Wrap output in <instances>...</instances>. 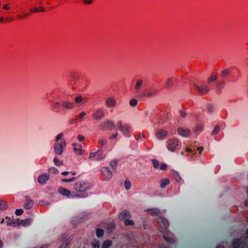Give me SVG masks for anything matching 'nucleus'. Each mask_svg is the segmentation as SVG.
Segmentation results:
<instances>
[{
  "mask_svg": "<svg viewBox=\"0 0 248 248\" xmlns=\"http://www.w3.org/2000/svg\"><path fill=\"white\" fill-rule=\"evenodd\" d=\"M157 221L159 223H161L163 224L164 227L166 228L169 225V222L168 220L163 217L159 216L157 219Z\"/></svg>",
  "mask_w": 248,
  "mask_h": 248,
  "instance_id": "nucleus-1",
  "label": "nucleus"
},
{
  "mask_svg": "<svg viewBox=\"0 0 248 248\" xmlns=\"http://www.w3.org/2000/svg\"><path fill=\"white\" fill-rule=\"evenodd\" d=\"M55 150L58 155H60L63 151V145L62 143H57L55 146Z\"/></svg>",
  "mask_w": 248,
  "mask_h": 248,
  "instance_id": "nucleus-2",
  "label": "nucleus"
},
{
  "mask_svg": "<svg viewBox=\"0 0 248 248\" xmlns=\"http://www.w3.org/2000/svg\"><path fill=\"white\" fill-rule=\"evenodd\" d=\"M59 192L62 195L67 197L69 196L71 194V192L69 190L63 187L60 188Z\"/></svg>",
  "mask_w": 248,
  "mask_h": 248,
  "instance_id": "nucleus-3",
  "label": "nucleus"
},
{
  "mask_svg": "<svg viewBox=\"0 0 248 248\" xmlns=\"http://www.w3.org/2000/svg\"><path fill=\"white\" fill-rule=\"evenodd\" d=\"M48 179V176L46 174L41 175L38 179V182L41 184H44Z\"/></svg>",
  "mask_w": 248,
  "mask_h": 248,
  "instance_id": "nucleus-4",
  "label": "nucleus"
},
{
  "mask_svg": "<svg viewBox=\"0 0 248 248\" xmlns=\"http://www.w3.org/2000/svg\"><path fill=\"white\" fill-rule=\"evenodd\" d=\"M106 103L109 107H114L116 104V101L113 98H109L107 99Z\"/></svg>",
  "mask_w": 248,
  "mask_h": 248,
  "instance_id": "nucleus-5",
  "label": "nucleus"
},
{
  "mask_svg": "<svg viewBox=\"0 0 248 248\" xmlns=\"http://www.w3.org/2000/svg\"><path fill=\"white\" fill-rule=\"evenodd\" d=\"M62 244L60 248H66L69 243V239L65 237L62 238Z\"/></svg>",
  "mask_w": 248,
  "mask_h": 248,
  "instance_id": "nucleus-6",
  "label": "nucleus"
},
{
  "mask_svg": "<svg viewBox=\"0 0 248 248\" xmlns=\"http://www.w3.org/2000/svg\"><path fill=\"white\" fill-rule=\"evenodd\" d=\"M170 181L168 179H165L163 180H161L160 182V186L162 188L165 187L167 185L170 184Z\"/></svg>",
  "mask_w": 248,
  "mask_h": 248,
  "instance_id": "nucleus-7",
  "label": "nucleus"
},
{
  "mask_svg": "<svg viewBox=\"0 0 248 248\" xmlns=\"http://www.w3.org/2000/svg\"><path fill=\"white\" fill-rule=\"evenodd\" d=\"M111 244H112L111 241H110L109 240H106L103 243V244L102 246V248H108L111 245Z\"/></svg>",
  "mask_w": 248,
  "mask_h": 248,
  "instance_id": "nucleus-8",
  "label": "nucleus"
},
{
  "mask_svg": "<svg viewBox=\"0 0 248 248\" xmlns=\"http://www.w3.org/2000/svg\"><path fill=\"white\" fill-rule=\"evenodd\" d=\"M156 135L159 138H162L165 137L167 135V132L166 131L161 130L158 131Z\"/></svg>",
  "mask_w": 248,
  "mask_h": 248,
  "instance_id": "nucleus-9",
  "label": "nucleus"
},
{
  "mask_svg": "<svg viewBox=\"0 0 248 248\" xmlns=\"http://www.w3.org/2000/svg\"><path fill=\"white\" fill-rule=\"evenodd\" d=\"M149 211L150 212V214L153 215H157L160 213L159 211L156 209H152L149 210Z\"/></svg>",
  "mask_w": 248,
  "mask_h": 248,
  "instance_id": "nucleus-10",
  "label": "nucleus"
},
{
  "mask_svg": "<svg viewBox=\"0 0 248 248\" xmlns=\"http://www.w3.org/2000/svg\"><path fill=\"white\" fill-rule=\"evenodd\" d=\"M179 133H180L181 135L184 136H186L189 135V131L185 129H180L179 130Z\"/></svg>",
  "mask_w": 248,
  "mask_h": 248,
  "instance_id": "nucleus-11",
  "label": "nucleus"
},
{
  "mask_svg": "<svg viewBox=\"0 0 248 248\" xmlns=\"http://www.w3.org/2000/svg\"><path fill=\"white\" fill-rule=\"evenodd\" d=\"M104 231L102 229H97L96 230V235L98 237H100L103 235Z\"/></svg>",
  "mask_w": 248,
  "mask_h": 248,
  "instance_id": "nucleus-12",
  "label": "nucleus"
},
{
  "mask_svg": "<svg viewBox=\"0 0 248 248\" xmlns=\"http://www.w3.org/2000/svg\"><path fill=\"white\" fill-rule=\"evenodd\" d=\"M240 244V240L239 239H235L233 242V247L234 248H238Z\"/></svg>",
  "mask_w": 248,
  "mask_h": 248,
  "instance_id": "nucleus-13",
  "label": "nucleus"
},
{
  "mask_svg": "<svg viewBox=\"0 0 248 248\" xmlns=\"http://www.w3.org/2000/svg\"><path fill=\"white\" fill-rule=\"evenodd\" d=\"M124 224L125 225H134V222L132 220H125L124 221Z\"/></svg>",
  "mask_w": 248,
  "mask_h": 248,
  "instance_id": "nucleus-14",
  "label": "nucleus"
},
{
  "mask_svg": "<svg viewBox=\"0 0 248 248\" xmlns=\"http://www.w3.org/2000/svg\"><path fill=\"white\" fill-rule=\"evenodd\" d=\"M124 185L125 188L127 189H129L131 186L130 182L128 180L125 181Z\"/></svg>",
  "mask_w": 248,
  "mask_h": 248,
  "instance_id": "nucleus-15",
  "label": "nucleus"
},
{
  "mask_svg": "<svg viewBox=\"0 0 248 248\" xmlns=\"http://www.w3.org/2000/svg\"><path fill=\"white\" fill-rule=\"evenodd\" d=\"M75 101L77 103H79L82 101V98L81 96H78L75 98Z\"/></svg>",
  "mask_w": 248,
  "mask_h": 248,
  "instance_id": "nucleus-16",
  "label": "nucleus"
},
{
  "mask_svg": "<svg viewBox=\"0 0 248 248\" xmlns=\"http://www.w3.org/2000/svg\"><path fill=\"white\" fill-rule=\"evenodd\" d=\"M23 211L22 209H17L16 211V214L17 216H20L22 214Z\"/></svg>",
  "mask_w": 248,
  "mask_h": 248,
  "instance_id": "nucleus-17",
  "label": "nucleus"
},
{
  "mask_svg": "<svg viewBox=\"0 0 248 248\" xmlns=\"http://www.w3.org/2000/svg\"><path fill=\"white\" fill-rule=\"evenodd\" d=\"M164 238L166 241H168V242L172 243L174 242V240L172 239L169 238L167 236H164Z\"/></svg>",
  "mask_w": 248,
  "mask_h": 248,
  "instance_id": "nucleus-18",
  "label": "nucleus"
},
{
  "mask_svg": "<svg viewBox=\"0 0 248 248\" xmlns=\"http://www.w3.org/2000/svg\"><path fill=\"white\" fill-rule=\"evenodd\" d=\"M74 149H75V150L76 151H78L79 154H81V153H82V150H81V147H78V148H77V147H75Z\"/></svg>",
  "mask_w": 248,
  "mask_h": 248,
  "instance_id": "nucleus-19",
  "label": "nucleus"
},
{
  "mask_svg": "<svg viewBox=\"0 0 248 248\" xmlns=\"http://www.w3.org/2000/svg\"><path fill=\"white\" fill-rule=\"evenodd\" d=\"M110 163L112 167H114L117 165V162L115 160H112Z\"/></svg>",
  "mask_w": 248,
  "mask_h": 248,
  "instance_id": "nucleus-20",
  "label": "nucleus"
},
{
  "mask_svg": "<svg viewBox=\"0 0 248 248\" xmlns=\"http://www.w3.org/2000/svg\"><path fill=\"white\" fill-rule=\"evenodd\" d=\"M153 164L155 168H157L159 166V162L157 160H154Z\"/></svg>",
  "mask_w": 248,
  "mask_h": 248,
  "instance_id": "nucleus-21",
  "label": "nucleus"
},
{
  "mask_svg": "<svg viewBox=\"0 0 248 248\" xmlns=\"http://www.w3.org/2000/svg\"><path fill=\"white\" fill-rule=\"evenodd\" d=\"M108 127L110 130H111L113 127V124L111 122H108L107 123Z\"/></svg>",
  "mask_w": 248,
  "mask_h": 248,
  "instance_id": "nucleus-22",
  "label": "nucleus"
},
{
  "mask_svg": "<svg viewBox=\"0 0 248 248\" xmlns=\"http://www.w3.org/2000/svg\"><path fill=\"white\" fill-rule=\"evenodd\" d=\"M137 104V101L136 99H133L130 101V105L135 106Z\"/></svg>",
  "mask_w": 248,
  "mask_h": 248,
  "instance_id": "nucleus-23",
  "label": "nucleus"
},
{
  "mask_svg": "<svg viewBox=\"0 0 248 248\" xmlns=\"http://www.w3.org/2000/svg\"><path fill=\"white\" fill-rule=\"evenodd\" d=\"M167 165L165 164H162L160 165V168L162 170H165L167 169Z\"/></svg>",
  "mask_w": 248,
  "mask_h": 248,
  "instance_id": "nucleus-24",
  "label": "nucleus"
},
{
  "mask_svg": "<svg viewBox=\"0 0 248 248\" xmlns=\"http://www.w3.org/2000/svg\"><path fill=\"white\" fill-rule=\"evenodd\" d=\"M74 179V177H72L69 179H63V181L64 182H69V181H71L72 180H73Z\"/></svg>",
  "mask_w": 248,
  "mask_h": 248,
  "instance_id": "nucleus-25",
  "label": "nucleus"
},
{
  "mask_svg": "<svg viewBox=\"0 0 248 248\" xmlns=\"http://www.w3.org/2000/svg\"><path fill=\"white\" fill-rule=\"evenodd\" d=\"M219 127L218 126H216L214 129V132L215 133H217L218 131H219Z\"/></svg>",
  "mask_w": 248,
  "mask_h": 248,
  "instance_id": "nucleus-26",
  "label": "nucleus"
},
{
  "mask_svg": "<svg viewBox=\"0 0 248 248\" xmlns=\"http://www.w3.org/2000/svg\"><path fill=\"white\" fill-rule=\"evenodd\" d=\"M197 150L200 151V154H201L202 153V151L203 150V147H198Z\"/></svg>",
  "mask_w": 248,
  "mask_h": 248,
  "instance_id": "nucleus-27",
  "label": "nucleus"
},
{
  "mask_svg": "<svg viewBox=\"0 0 248 248\" xmlns=\"http://www.w3.org/2000/svg\"><path fill=\"white\" fill-rule=\"evenodd\" d=\"M62 134L58 135L56 138L57 140L58 141L59 140H60L62 137Z\"/></svg>",
  "mask_w": 248,
  "mask_h": 248,
  "instance_id": "nucleus-28",
  "label": "nucleus"
},
{
  "mask_svg": "<svg viewBox=\"0 0 248 248\" xmlns=\"http://www.w3.org/2000/svg\"><path fill=\"white\" fill-rule=\"evenodd\" d=\"M102 116H103V113L101 112H100L99 115H98V116H97V114H96V116L97 118H101Z\"/></svg>",
  "mask_w": 248,
  "mask_h": 248,
  "instance_id": "nucleus-29",
  "label": "nucleus"
},
{
  "mask_svg": "<svg viewBox=\"0 0 248 248\" xmlns=\"http://www.w3.org/2000/svg\"><path fill=\"white\" fill-rule=\"evenodd\" d=\"M141 83L142 82L141 81L138 82L136 85L137 87H138L139 86H140L141 84Z\"/></svg>",
  "mask_w": 248,
  "mask_h": 248,
  "instance_id": "nucleus-30",
  "label": "nucleus"
},
{
  "mask_svg": "<svg viewBox=\"0 0 248 248\" xmlns=\"http://www.w3.org/2000/svg\"><path fill=\"white\" fill-rule=\"evenodd\" d=\"M85 114V113H84V112H81V113H80V114H79V116H80V117H81V118H82V117H83V116H84Z\"/></svg>",
  "mask_w": 248,
  "mask_h": 248,
  "instance_id": "nucleus-31",
  "label": "nucleus"
},
{
  "mask_svg": "<svg viewBox=\"0 0 248 248\" xmlns=\"http://www.w3.org/2000/svg\"><path fill=\"white\" fill-rule=\"evenodd\" d=\"M117 133H115L114 134H113L111 136L112 138H115L117 137Z\"/></svg>",
  "mask_w": 248,
  "mask_h": 248,
  "instance_id": "nucleus-32",
  "label": "nucleus"
},
{
  "mask_svg": "<svg viewBox=\"0 0 248 248\" xmlns=\"http://www.w3.org/2000/svg\"><path fill=\"white\" fill-rule=\"evenodd\" d=\"M78 139H79L80 140L82 141L84 140V137L82 136H79Z\"/></svg>",
  "mask_w": 248,
  "mask_h": 248,
  "instance_id": "nucleus-33",
  "label": "nucleus"
},
{
  "mask_svg": "<svg viewBox=\"0 0 248 248\" xmlns=\"http://www.w3.org/2000/svg\"><path fill=\"white\" fill-rule=\"evenodd\" d=\"M69 172H67V171H64V172H63L62 173V174L63 175H66L68 173H69Z\"/></svg>",
  "mask_w": 248,
  "mask_h": 248,
  "instance_id": "nucleus-34",
  "label": "nucleus"
},
{
  "mask_svg": "<svg viewBox=\"0 0 248 248\" xmlns=\"http://www.w3.org/2000/svg\"><path fill=\"white\" fill-rule=\"evenodd\" d=\"M217 78V77L216 76H213L211 78V79H212L213 80H216Z\"/></svg>",
  "mask_w": 248,
  "mask_h": 248,
  "instance_id": "nucleus-35",
  "label": "nucleus"
},
{
  "mask_svg": "<svg viewBox=\"0 0 248 248\" xmlns=\"http://www.w3.org/2000/svg\"><path fill=\"white\" fill-rule=\"evenodd\" d=\"M122 216H123V217H124V216H126L127 215L126 213H122L121 214Z\"/></svg>",
  "mask_w": 248,
  "mask_h": 248,
  "instance_id": "nucleus-36",
  "label": "nucleus"
},
{
  "mask_svg": "<svg viewBox=\"0 0 248 248\" xmlns=\"http://www.w3.org/2000/svg\"><path fill=\"white\" fill-rule=\"evenodd\" d=\"M186 151H187V152H191V149H189V148H186Z\"/></svg>",
  "mask_w": 248,
  "mask_h": 248,
  "instance_id": "nucleus-37",
  "label": "nucleus"
},
{
  "mask_svg": "<svg viewBox=\"0 0 248 248\" xmlns=\"http://www.w3.org/2000/svg\"><path fill=\"white\" fill-rule=\"evenodd\" d=\"M39 11H44V10L42 8H40L39 10H38Z\"/></svg>",
  "mask_w": 248,
  "mask_h": 248,
  "instance_id": "nucleus-38",
  "label": "nucleus"
},
{
  "mask_svg": "<svg viewBox=\"0 0 248 248\" xmlns=\"http://www.w3.org/2000/svg\"><path fill=\"white\" fill-rule=\"evenodd\" d=\"M160 247L161 248H166V247L164 245L160 246Z\"/></svg>",
  "mask_w": 248,
  "mask_h": 248,
  "instance_id": "nucleus-39",
  "label": "nucleus"
},
{
  "mask_svg": "<svg viewBox=\"0 0 248 248\" xmlns=\"http://www.w3.org/2000/svg\"><path fill=\"white\" fill-rule=\"evenodd\" d=\"M4 8L6 9V10H8V7L7 6V5H5V6H4Z\"/></svg>",
  "mask_w": 248,
  "mask_h": 248,
  "instance_id": "nucleus-40",
  "label": "nucleus"
},
{
  "mask_svg": "<svg viewBox=\"0 0 248 248\" xmlns=\"http://www.w3.org/2000/svg\"><path fill=\"white\" fill-rule=\"evenodd\" d=\"M2 245V243L1 241V240H0V248H1V247Z\"/></svg>",
  "mask_w": 248,
  "mask_h": 248,
  "instance_id": "nucleus-41",
  "label": "nucleus"
},
{
  "mask_svg": "<svg viewBox=\"0 0 248 248\" xmlns=\"http://www.w3.org/2000/svg\"><path fill=\"white\" fill-rule=\"evenodd\" d=\"M3 18H2V17H1V18H0V22H2V21H3Z\"/></svg>",
  "mask_w": 248,
  "mask_h": 248,
  "instance_id": "nucleus-42",
  "label": "nucleus"
},
{
  "mask_svg": "<svg viewBox=\"0 0 248 248\" xmlns=\"http://www.w3.org/2000/svg\"><path fill=\"white\" fill-rule=\"evenodd\" d=\"M245 205H246V206H248V201H247V202H245Z\"/></svg>",
  "mask_w": 248,
  "mask_h": 248,
  "instance_id": "nucleus-43",
  "label": "nucleus"
},
{
  "mask_svg": "<svg viewBox=\"0 0 248 248\" xmlns=\"http://www.w3.org/2000/svg\"><path fill=\"white\" fill-rule=\"evenodd\" d=\"M92 1V0H91L90 1H88V3H91Z\"/></svg>",
  "mask_w": 248,
  "mask_h": 248,
  "instance_id": "nucleus-44",
  "label": "nucleus"
},
{
  "mask_svg": "<svg viewBox=\"0 0 248 248\" xmlns=\"http://www.w3.org/2000/svg\"><path fill=\"white\" fill-rule=\"evenodd\" d=\"M35 11H38V10L37 9H35Z\"/></svg>",
  "mask_w": 248,
  "mask_h": 248,
  "instance_id": "nucleus-45",
  "label": "nucleus"
},
{
  "mask_svg": "<svg viewBox=\"0 0 248 248\" xmlns=\"http://www.w3.org/2000/svg\"><path fill=\"white\" fill-rule=\"evenodd\" d=\"M75 173H72V175H75Z\"/></svg>",
  "mask_w": 248,
  "mask_h": 248,
  "instance_id": "nucleus-46",
  "label": "nucleus"
}]
</instances>
